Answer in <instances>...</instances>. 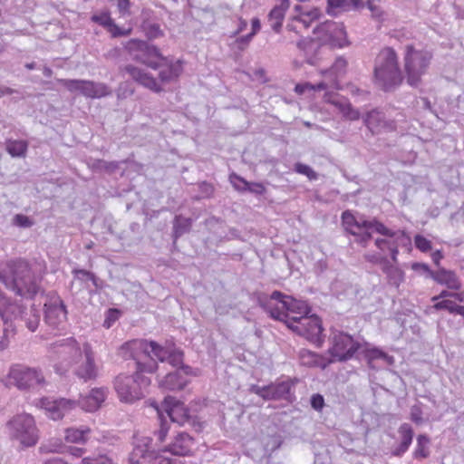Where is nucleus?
I'll list each match as a JSON object with an SVG mask.
<instances>
[{
  "instance_id": "obj_11",
  "label": "nucleus",
  "mask_w": 464,
  "mask_h": 464,
  "mask_svg": "<svg viewBox=\"0 0 464 464\" xmlns=\"http://www.w3.org/2000/svg\"><path fill=\"white\" fill-rule=\"evenodd\" d=\"M0 315L5 324H9L12 319H20L31 332L36 331L41 320V309L35 304L29 308L17 304H8L5 302L0 304Z\"/></svg>"
},
{
  "instance_id": "obj_14",
  "label": "nucleus",
  "mask_w": 464,
  "mask_h": 464,
  "mask_svg": "<svg viewBox=\"0 0 464 464\" xmlns=\"http://www.w3.org/2000/svg\"><path fill=\"white\" fill-rule=\"evenodd\" d=\"M130 464H173L172 460L161 457L152 448V439L150 437L136 438L134 447L129 457Z\"/></svg>"
},
{
  "instance_id": "obj_10",
  "label": "nucleus",
  "mask_w": 464,
  "mask_h": 464,
  "mask_svg": "<svg viewBox=\"0 0 464 464\" xmlns=\"http://www.w3.org/2000/svg\"><path fill=\"white\" fill-rule=\"evenodd\" d=\"M432 57L430 51L417 50L412 45L406 46L404 68L407 73V82L411 86H418L421 76L426 73Z\"/></svg>"
},
{
  "instance_id": "obj_26",
  "label": "nucleus",
  "mask_w": 464,
  "mask_h": 464,
  "mask_svg": "<svg viewBox=\"0 0 464 464\" xmlns=\"http://www.w3.org/2000/svg\"><path fill=\"white\" fill-rule=\"evenodd\" d=\"M194 446V439L187 432H179L167 447L166 451L176 456H188Z\"/></svg>"
},
{
  "instance_id": "obj_35",
  "label": "nucleus",
  "mask_w": 464,
  "mask_h": 464,
  "mask_svg": "<svg viewBox=\"0 0 464 464\" xmlns=\"http://www.w3.org/2000/svg\"><path fill=\"white\" fill-rule=\"evenodd\" d=\"M430 439L426 434H419L416 439V446L412 452L415 459L422 460L430 455Z\"/></svg>"
},
{
  "instance_id": "obj_24",
  "label": "nucleus",
  "mask_w": 464,
  "mask_h": 464,
  "mask_svg": "<svg viewBox=\"0 0 464 464\" xmlns=\"http://www.w3.org/2000/svg\"><path fill=\"white\" fill-rule=\"evenodd\" d=\"M323 46L316 36L301 37L296 43V47L303 53L305 62L310 65L317 64L320 60V49Z\"/></svg>"
},
{
  "instance_id": "obj_33",
  "label": "nucleus",
  "mask_w": 464,
  "mask_h": 464,
  "mask_svg": "<svg viewBox=\"0 0 464 464\" xmlns=\"http://www.w3.org/2000/svg\"><path fill=\"white\" fill-rule=\"evenodd\" d=\"M431 278L438 284L446 285L450 290L457 291L461 287L459 277L451 270L440 268L435 271L434 275H431Z\"/></svg>"
},
{
  "instance_id": "obj_23",
  "label": "nucleus",
  "mask_w": 464,
  "mask_h": 464,
  "mask_svg": "<svg viewBox=\"0 0 464 464\" xmlns=\"http://www.w3.org/2000/svg\"><path fill=\"white\" fill-rule=\"evenodd\" d=\"M364 123L372 133L396 130L395 121L387 119L385 113L378 110L369 111L364 119Z\"/></svg>"
},
{
  "instance_id": "obj_46",
  "label": "nucleus",
  "mask_w": 464,
  "mask_h": 464,
  "mask_svg": "<svg viewBox=\"0 0 464 464\" xmlns=\"http://www.w3.org/2000/svg\"><path fill=\"white\" fill-rule=\"evenodd\" d=\"M92 21L104 27L105 29H109L113 20L110 16L108 13H102L99 14H94L92 16Z\"/></svg>"
},
{
  "instance_id": "obj_54",
  "label": "nucleus",
  "mask_w": 464,
  "mask_h": 464,
  "mask_svg": "<svg viewBox=\"0 0 464 464\" xmlns=\"http://www.w3.org/2000/svg\"><path fill=\"white\" fill-rule=\"evenodd\" d=\"M456 304L449 299H445L434 304L433 307L436 310H447L450 314H453Z\"/></svg>"
},
{
  "instance_id": "obj_29",
  "label": "nucleus",
  "mask_w": 464,
  "mask_h": 464,
  "mask_svg": "<svg viewBox=\"0 0 464 464\" xmlns=\"http://www.w3.org/2000/svg\"><path fill=\"white\" fill-rule=\"evenodd\" d=\"M362 0H327L326 13L331 16H337L341 13L362 8Z\"/></svg>"
},
{
  "instance_id": "obj_20",
  "label": "nucleus",
  "mask_w": 464,
  "mask_h": 464,
  "mask_svg": "<svg viewBox=\"0 0 464 464\" xmlns=\"http://www.w3.org/2000/svg\"><path fill=\"white\" fill-rule=\"evenodd\" d=\"M175 368L174 372H169L160 381V388L168 391L183 390L189 382L188 376L196 375L193 369L183 362Z\"/></svg>"
},
{
  "instance_id": "obj_53",
  "label": "nucleus",
  "mask_w": 464,
  "mask_h": 464,
  "mask_svg": "<svg viewBox=\"0 0 464 464\" xmlns=\"http://www.w3.org/2000/svg\"><path fill=\"white\" fill-rule=\"evenodd\" d=\"M108 32L111 34L112 37H121L129 35L131 32V29L121 28L113 21V23L108 29Z\"/></svg>"
},
{
  "instance_id": "obj_5",
  "label": "nucleus",
  "mask_w": 464,
  "mask_h": 464,
  "mask_svg": "<svg viewBox=\"0 0 464 464\" xmlns=\"http://www.w3.org/2000/svg\"><path fill=\"white\" fill-rule=\"evenodd\" d=\"M341 225L343 230L354 237V241L366 247L372 239V231L379 234L392 235L389 228L382 222L373 218L371 220L364 218H356L351 210H344L341 215Z\"/></svg>"
},
{
  "instance_id": "obj_30",
  "label": "nucleus",
  "mask_w": 464,
  "mask_h": 464,
  "mask_svg": "<svg viewBox=\"0 0 464 464\" xmlns=\"http://www.w3.org/2000/svg\"><path fill=\"white\" fill-rule=\"evenodd\" d=\"M160 70L159 78L161 82L167 83L176 80L182 72V65L180 61L169 63L165 58V61H159Z\"/></svg>"
},
{
  "instance_id": "obj_8",
  "label": "nucleus",
  "mask_w": 464,
  "mask_h": 464,
  "mask_svg": "<svg viewBox=\"0 0 464 464\" xmlns=\"http://www.w3.org/2000/svg\"><path fill=\"white\" fill-rule=\"evenodd\" d=\"M7 378L11 385L23 392L38 391L47 385L41 369L24 364L11 366Z\"/></svg>"
},
{
  "instance_id": "obj_25",
  "label": "nucleus",
  "mask_w": 464,
  "mask_h": 464,
  "mask_svg": "<svg viewBox=\"0 0 464 464\" xmlns=\"http://www.w3.org/2000/svg\"><path fill=\"white\" fill-rule=\"evenodd\" d=\"M124 71L131 77L132 80L140 85L155 92H160L162 88L158 84L156 79L143 69L128 64L124 67Z\"/></svg>"
},
{
  "instance_id": "obj_38",
  "label": "nucleus",
  "mask_w": 464,
  "mask_h": 464,
  "mask_svg": "<svg viewBox=\"0 0 464 464\" xmlns=\"http://www.w3.org/2000/svg\"><path fill=\"white\" fill-rule=\"evenodd\" d=\"M192 226V219L184 218L181 215H177L173 220V234L174 243L176 240L184 234L190 231Z\"/></svg>"
},
{
  "instance_id": "obj_43",
  "label": "nucleus",
  "mask_w": 464,
  "mask_h": 464,
  "mask_svg": "<svg viewBox=\"0 0 464 464\" xmlns=\"http://www.w3.org/2000/svg\"><path fill=\"white\" fill-rule=\"evenodd\" d=\"M82 464H114V462L108 455L99 452L83 458Z\"/></svg>"
},
{
  "instance_id": "obj_19",
  "label": "nucleus",
  "mask_w": 464,
  "mask_h": 464,
  "mask_svg": "<svg viewBox=\"0 0 464 464\" xmlns=\"http://www.w3.org/2000/svg\"><path fill=\"white\" fill-rule=\"evenodd\" d=\"M287 327L307 339H317L323 332L321 321L317 316L306 314L292 316V322H287Z\"/></svg>"
},
{
  "instance_id": "obj_45",
  "label": "nucleus",
  "mask_w": 464,
  "mask_h": 464,
  "mask_svg": "<svg viewBox=\"0 0 464 464\" xmlns=\"http://www.w3.org/2000/svg\"><path fill=\"white\" fill-rule=\"evenodd\" d=\"M5 325L6 326L4 329L3 336L0 340V351H5V349L8 348L10 343L9 337L14 336L15 334V330L13 327L12 324H7Z\"/></svg>"
},
{
  "instance_id": "obj_49",
  "label": "nucleus",
  "mask_w": 464,
  "mask_h": 464,
  "mask_svg": "<svg viewBox=\"0 0 464 464\" xmlns=\"http://www.w3.org/2000/svg\"><path fill=\"white\" fill-rule=\"evenodd\" d=\"M229 180L232 186L235 188V189L240 192H245L243 190V188L247 186V181L244 178L240 177L236 173H232L229 176Z\"/></svg>"
},
{
  "instance_id": "obj_34",
  "label": "nucleus",
  "mask_w": 464,
  "mask_h": 464,
  "mask_svg": "<svg viewBox=\"0 0 464 464\" xmlns=\"http://www.w3.org/2000/svg\"><path fill=\"white\" fill-rule=\"evenodd\" d=\"M401 443L392 450V454L395 457H401L410 448L414 431L409 423H402L399 428Z\"/></svg>"
},
{
  "instance_id": "obj_57",
  "label": "nucleus",
  "mask_w": 464,
  "mask_h": 464,
  "mask_svg": "<svg viewBox=\"0 0 464 464\" xmlns=\"http://www.w3.org/2000/svg\"><path fill=\"white\" fill-rule=\"evenodd\" d=\"M311 406L315 411H321L324 406V399L323 395L316 393L311 397Z\"/></svg>"
},
{
  "instance_id": "obj_42",
  "label": "nucleus",
  "mask_w": 464,
  "mask_h": 464,
  "mask_svg": "<svg viewBox=\"0 0 464 464\" xmlns=\"http://www.w3.org/2000/svg\"><path fill=\"white\" fill-rule=\"evenodd\" d=\"M265 309L270 314V316L277 321L284 322L287 324V322H292V317L285 312L282 308L277 306H271L268 303L263 304Z\"/></svg>"
},
{
  "instance_id": "obj_4",
  "label": "nucleus",
  "mask_w": 464,
  "mask_h": 464,
  "mask_svg": "<svg viewBox=\"0 0 464 464\" xmlns=\"http://www.w3.org/2000/svg\"><path fill=\"white\" fill-rule=\"evenodd\" d=\"M402 80L395 51L391 47L382 49L375 60V83L384 92H392L401 85Z\"/></svg>"
},
{
  "instance_id": "obj_15",
  "label": "nucleus",
  "mask_w": 464,
  "mask_h": 464,
  "mask_svg": "<svg viewBox=\"0 0 464 464\" xmlns=\"http://www.w3.org/2000/svg\"><path fill=\"white\" fill-rule=\"evenodd\" d=\"M57 81L69 92H77L90 99H100L112 93L111 88L104 82L77 79H58Z\"/></svg>"
},
{
  "instance_id": "obj_7",
  "label": "nucleus",
  "mask_w": 464,
  "mask_h": 464,
  "mask_svg": "<svg viewBox=\"0 0 464 464\" xmlns=\"http://www.w3.org/2000/svg\"><path fill=\"white\" fill-rule=\"evenodd\" d=\"M6 430L9 439L17 441L24 448L33 447L39 440V430L31 414L14 415L7 421Z\"/></svg>"
},
{
  "instance_id": "obj_31",
  "label": "nucleus",
  "mask_w": 464,
  "mask_h": 464,
  "mask_svg": "<svg viewBox=\"0 0 464 464\" xmlns=\"http://www.w3.org/2000/svg\"><path fill=\"white\" fill-rule=\"evenodd\" d=\"M326 100L328 102L334 105L345 119L356 121L360 118V112L354 109L351 102L344 97L331 94Z\"/></svg>"
},
{
  "instance_id": "obj_13",
  "label": "nucleus",
  "mask_w": 464,
  "mask_h": 464,
  "mask_svg": "<svg viewBox=\"0 0 464 464\" xmlns=\"http://www.w3.org/2000/svg\"><path fill=\"white\" fill-rule=\"evenodd\" d=\"M330 340L332 346L329 348V353L333 357L331 362H346L361 348L358 341L343 331H333Z\"/></svg>"
},
{
  "instance_id": "obj_3",
  "label": "nucleus",
  "mask_w": 464,
  "mask_h": 464,
  "mask_svg": "<svg viewBox=\"0 0 464 464\" xmlns=\"http://www.w3.org/2000/svg\"><path fill=\"white\" fill-rule=\"evenodd\" d=\"M57 347L62 348L63 352L71 355L72 372L81 380L84 382L96 379L98 376V368L94 362V353L89 343H84L81 348L78 343L72 338H67L57 343Z\"/></svg>"
},
{
  "instance_id": "obj_50",
  "label": "nucleus",
  "mask_w": 464,
  "mask_h": 464,
  "mask_svg": "<svg viewBox=\"0 0 464 464\" xmlns=\"http://www.w3.org/2000/svg\"><path fill=\"white\" fill-rule=\"evenodd\" d=\"M380 0H368L366 2V6L368 7V9L372 12V16L374 18V19H382V16H383V11L382 10V8L377 5L375 3L376 2H379Z\"/></svg>"
},
{
  "instance_id": "obj_63",
  "label": "nucleus",
  "mask_w": 464,
  "mask_h": 464,
  "mask_svg": "<svg viewBox=\"0 0 464 464\" xmlns=\"http://www.w3.org/2000/svg\"><path fill=\"white\" fill-rule=\"evenodd\" d=\"M251 26H252V31L250 34L255 36L261 29L260 20L257 17H254L251 20Z\"/></svg>"
},
{
  "instance_id": "obj_18",
  "label": "nucleus",
  "mask_w": 464,
  "mask_h": 464,
  "mask_svg": "<svg viewBox=\"0 0 464 464\" xmlns=\"http://www.w3.org/2000/svg\"><path fill=\"white\" fill-rule=\"evenodd\" d=\"M45 412V415L53 420H62L68 412L77 407L74 400L59 398L51 399L49 397L42 398L38 404Z\"/></svg>"
},
{
  "instance_id": "obj_64",
  "label": "nucleus",
  "mask_w": 464,
  "mask_h": 464,
  "mask_svg": "<svg viewBox=\"0 0 464 464\" xmlns=\"http://www.w3.org/2000/svg\"><path fill=\"white\" fill-rule=\"evenodd\" d=\"M18 92H19L17 90L12 89L5 85H0V96L11 95Z\"/></svg>"
},
{
  "instance_id": "obj_48",
  "label": "nucleus",
  "mask_w": 464,
  "mask_h": 464,
  "mask_svg": "<svg viewBox=\"0 0 464 464\" xmlns=\"http://www.w3.org/2000/svg\"><path fill=\"white\" fill-rule=\"evenodd\" d=\"M415 246L421 252H428L431 249V242L421 235H416L414 237Z\"/></svg>"
},
{
  "instance_id": "obj_12",
  "label": "nucleus",
  "mask_w": 464,
  "mask_h": 464,
  "mask_svg": "<svg viewBox=\"0 0 464 464\" xmlns=\"http://www.w3.org/2000/svg\"><path fill=\"white\" fill-rule=\"evenodd\" d=\"M313 34L324 46L330 48H343L349 44L347 34L343 24L334 21H326L317 25Z\"/></svg>"
},
{
  "instance_id": "obj_27",
  "label": "nucleus",
  "mask_w": 464,
  "mask_h": 464,
  "mask_svg": "<svg viewBox=\"0 0 464 464\" xmlns=\"http://www.w3.org/2000/svg\"><path fill=\"white\" fill-rule=\"evenodd\" d=\"M72 273L73 279L79 281L82 288L88 290L90 294H93L103 287L102 280L92 272L84 269H73Z\"/></svg>"
},
{
  "instance_id": "obj_40",
  "label": "nucleus",
  "mask_w": 464,
  "mask_h": 464,
  "mask_svg": "<svg viewBox=\"0 0 464 464\" xmlns=\"http://www.w3.org/2000/svg\"><path fill=\"white\" fill-rule=\"evenodd\" d=\"M282 308L288 314L289 313H292L304 315L308 313V307L304 302L296 300L290 295L286 297V299H285V301L283 302Z\"/></svg>"
},
{
  "instance_id": "obj_9",
  "label": "nucleus",
  "mask_w": 464,
  "mask_h": 464,
  "mask_svg": "<svg viewBox=\"0 0 464 464\" xmlns=\"http://www.w3.org/2000/svg\"><path fill=\"white\" fill-rule=\"evenodd\" d=\"M145 372H140L136 367L133 375L120 374L115 378L114 388L121 401L133 402L144 396L143 389L150 383V379L144 376Z\"/></svg>"
},
{
  "instance_id": "obj_62",
  "label": "nucleus",
  "mask_w": 464,
  "mask_h": 464,
  "mask_svg": "<svg viewBox=\"0 0 464 464\" xmlns=\"http://www.w3.org/2000/svg\"><path fill=\"white\" fill-rule=\"evenodd\" d=\"M289 295H286L285 294H283L282 292L280 291H274L271 295H270V299L271 300H276L277 302H279L282 305H283V302L285 301V299H286V297H288Z\"/></svg>"
},
{
  "instance_id": "obj_36",
  "label": "nucleus",
  "mask_w": 464,
  "mask_h": 464,
  "mask_svg": "<svg viewBox=\"0 0 464 464\" xmlns=\"http://www.w3.org/2000/svg\"><path fill=\"white\" fill-rule=\"evenodd\" d=\"M364 258L366 261L374 265H382L383 266V272L387 275H390L392 271L396 272L399 275L401 274L399 269L392 266L387 256L381 253H368L364 255Z\"/></svg>"
},
{
  "instance_id": "obj_44",
  "label": "nucleus",
  "mask_w": 464,
  "mask_h": 464,
  "mask_svg": "<svg viewBox=\"0 0 464 464\" xmlns=\"http://www.w3.org/2000/svg\"><path fill=\"white\" fill-rule=\"evenodd\" d=\"M294 169L296 173L306 176L310 180H316L318 174L308 165L297 162L294 166Z\"/></svg>"
},
{
  "instance_id": "obj_60",
  "label": "nucleus",
  "mask_w": 464,
  "mask_h": 464,
  "mask_svg": "<svg viewBox=\"0 0 464 464\" xmlns=\"http://www.w3.org/2000/svg\"><path fill=\"white\" fill-rule=\"evenodd\" d=\"M301 357L304 364L313 365L315 363V360L314 359L315 357V353H314L303 351L301 352Z\"/></svg>"
},
{
  "instance_id": "obj_37",
  "label": "nucleus",
  "mask_w": 464,
  "mask_h": 464,
  "mask_svg": "<svg viewBox=\"0 0 464 464\" xmlns=\"http://www.w3.org/2000/svg\"><path fill=\"white\" fill-rule=\"evenodd\" d=\"M91 429L88 427L68 428L65 430V440L70 443H84L88 440Z\"/></svg>"
},
{
  "instance_id": "obj_6",
  "label": "nucleus",
  "mask_w": 464,
  "mask_h": 464,
  "mask_svg": "<svg viewBox=\"0 0 464 464\" xmlns=\"http://www.w3.org/2000/svg\"><path fill=\"white\" fill-rule=\"evenodd\" d=\"M162 408L167 413V416H164L160 410L156 407L160 428L154 431V435L157 436L159 442H163L169 432V424L168 418L172 422H177L181 426L185 424L195 426L196 420L189 414V411L185 407L184 403L177 401L174 397H165L162 402Z\"/></svg>"
},
{
  "instance_id": "obj_17",
  "label": "nucleus",
  "mask_w": 464,
  "mask_h": 464,
  "mask_svg": "<svg viewBox=\"0 0 464 464\" xmlns=\"http://www.w3.org/2000/svg\"><path fill=\"white\" fill-rule=\"evenodd\" d=\"M132 58L147 66L157 69L159 61H165L159 49L154 45H150L144 41L130 40L126 45Z\"/></svg>"
},
{
  "instance_id": "obj_1",
  "label": "nucleus",
  "mask_w": 464,
  "mask_h": 464,
  "mask_svg": "<svg viewBox=\"0 0 464 464\" xmlns=\"http://www.w3.org/2000/svg\"><path fill=\"white\" fill-rule=\"evenodd\" d=\"M124 359H132L140 372L153 373L158 369L157 361L167 362L173 367L182 364L184 353L173 343L160 345L155 341L137 339L127 342L120 348Z\"/></svg>"
},
{
  "instance_id": "obj_47",
  "label": "nucleus",
  "mask_w": 464,
  "mask_h": 464,
  "mask_svg": "<svg viewBox=\"0 0 464 464\" xmlns=\"http://www.w3.org/2000/svg\"><path fill=\"white\" fill-rule=\"evenodd\" d=\"M347 62L343 57H338L331 67V72L336 76L343 75L345 72Z\"/></svg>"
},
{
  "instance_id": "obj_59",
  "label": "nucleus",
  "mask_w": 464,
  "mask_h": 464,
  "mask_svg": "<svg viewBox=\"0 0 464 464\" xmlns=\"http://www.w3.org/2000/svg\"><path fill=\"white\" fill-rule=\"evenodd\" d=\"M254 35H252L250 33L246 35L240 36L237 38L236 42L238 44V48L240 50H244L251 42Z\"/></svg>"
},
{
  "instance_id": "obj_61",
  "label": "nucleus",
  "mask_w": 464,
  "mask_h": 464,
  "mask_svg": "<svg viewBox=\"0 0 464 464\" xmlns=\"http://www.w3.org/2000/svg\"><path fill=\"white\" fill-rule=\"evenodd\" d=\"M313 84L309 82L298 83L295 87V92L298 94H304L307 90L311 91Z\"/></svg>"
},
{
  "instance_id": "obj_39",
  "label": "nucleus",
  "mask_w": 464,
  "mask_h": 464,
  "mask_svg": "<svg viewBox=\"0 0 464 464\" xmlns=\"http://www.w3.org/2000/svg\"><path fill=\"white\" fill-rule=\"evenodd\" d=\"M5 150L13 158H24L28 150V142L23 140H8L5 143Z\"/></svg>"
},
{
  "instance_id": "obj_51",
  "label": "nucleus",
  "mask_w": 464,
  "mask_h": 464,
  "mask_svg": "<svg viewBox=\"0 0 464 464\" xmlns=\"http://www.w3.org/2000/svg\"><path fill=\"white\" fill-rule=\"evenodd\" d=\"M243 190L245 192L248 191L255 195H263L266 192V188L262 183L247 181V186L244 187Z\"/></svg>"
},
{
  "instance_id": "obj_52",
  "label": "nucleus",
  "mask_w": 464,
  "mask_h": 464,
  "mask_svg": "<svg viewBox=\"0 0 464 464\" xmlns=\"http://www.w3.org/2000/svg\"><path fill=\"white\" fill-rule=\"evenodd\" d=\"M366 357L369 362H371L372 360H377V359H382L385 361H388L391 359V357L388 356L384 352H382V350H379L377 348L368 350L366 353Z\"/></svg>"
},
{
  "instance_id": "obj_55",
  "label": "nucleus",
  "mask_w": 464,
  "mask_h": 464,
  "mask_svg": "<svg viewBox=\"0 0 464 464\" xmlns=\"http://www.w3.org/2000/svg\"><path fill=\"white\" fill-rule=\"evenodd\" d=\"M14 222L20 227H30L33 226V221L25 215L17 214L14 218Z\"/></svg>"
},
{
  "instance_id": "obj_2",
  "label": "nucleus",
  "mask_w": 464,
  "mask_h": 464,
  "mask_svg": "<svg viewBox=\"0 0 464 464\" xmlns=\"http://www.w3.org/2000/svg\"><path fill=\"white\" fill-rule=\"evenodd\" d=\"M0 281L15 295L28 299L41 291V277L35 276L29 263L24 259L12 261L0 273Z\"/></svg>"
},
{
  "instance_id": "obj_58",
  "label": "nucleus",
  "mask_w": 464,
  "mask_h": 464,
  "mask_svg": "<svg viewBox=\"0 0 464 464\" xmlns=\"http://www.w3.org/2000/svg\"><path fill=\"white\" fill-rule=\"evenodd\" d=\"M412 269L415 271H421L426 274L427 277L431 278V275H434L435 271L430 269L429 266L422 263H414L412 264Z\"/></svg>"
},
{
  "instance_id": "obj_41",
  "label": "nucleus",
  "mask_w": 464,
  "mask_h": 464,
  "mask_svg": "<svg viewBox=\"0 0 464 464\" xmlns=\"http://www.w3.org/2000/svg\"><path fill=\"white\" fill-rule=\"evenodd\" d=\"M322 15L319 8H313L310 11L300 13L293 19L301 23L304 28H309L314 21L318 20Z\"/></svg>"
},
{
  "instance_id": "obj_16",
  "label": "nucleus",
  "mask_w": 464,
  "mask_h": 464,
  "mask_svg": "<svg viewBox=\"0 0 464 464\" xmlns=\"http://www.w3.org/2000/svg\"><path fill=\"white\" fill-rule=\"evenodd\" d=\"M293 382L285 380L279 382H274L266 386L252 384L249 392L261 397L265 401H293L295 399L293 389Z\"/></svg>"
},
{
  "instance_id": "obj_56",
  "label": "nucleus",
  "mask_w": 464,
  "mask_h": 464,
  "mask_svg": "<svg viewBox=\"0 0 464 464\" xmlns=\"http://www.w3.org/2000/svg\"><path fill=\"white\" fill-rule=\"evenodd\" d=\"M411 420L416 424H421L423 422L422 411L420 406L413 405L411 408Z\"/></svg>"
},
{
  "instance_id": "obj_21",
  "label": "nucleus",
  "mask_w": 464,
  "mask_h": 464,
  "mask_svg": "<svg viewBox=\"0 0 464 464\" xmlns=\"http://www.w3.org/2000/svg\"><path fill=\"white\" fill-rule=\"evenodd\" d=\"M389 231L392 235L381 234L384 237L376 238L374 244L382 255L386 256L387 253H390L392 261L397 263L400 242L408 240V238L403 231H393L390 228Z\"/></svg>"
},
{
  "instance_id": "obj_32",
  "label": "nucleus",
  "mask_w": 464,
  "mask_h": 464,
  "mask_svg": "<svg viewBox=\"0 0 464 464\" xmlns=\"http://www.w3.org/2000/svg\"><path fill=\"white\" fill-rule=\"evenodd\" d=\"M290 6L289 0H281L279 5L274 6V8L268 14V22L270 24L271 28L276 32L279 33L285 15V12Z\"/></svg>"
},
{
  "instance_id": "obj_22",
  "label": "nucleus",
  "mask_w": 464,
  "mask_h": 464,
  "mask_svg": "<svg viewBox=\"0 0 464 464\" xmlns=\"http://www.w3.org/2000/svg\"><path fill=\"white\" fill-rule=\"evenodd\" d=\"M67 319V310L60 296L53 295L44 303V321L51 326H57Z\"/></svg>"
},
{
  "instance_id": "obj_28",
  "label": "nucleus",
  "mask_w": 464,
  "mask_h": 464,
  "mask_svg": "<svg viewBox=\"0 0 464 464\" xmlns=\"http://www.w3.org/2000/svg\"><path fill=\"white\" fill-rule=\"evenodd\" d=\"M106 398V391L103 388H94L86 396L76 401L77 406L85 411H95L98 410Z\"/></svg>"
}]
</instances>
